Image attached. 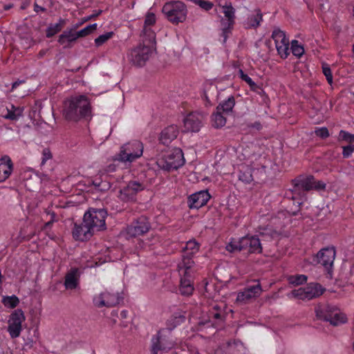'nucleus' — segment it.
<instances>
[{"mask_svg": "<svg viewBox=\"0 0 354 354\" xmlns=\"http://www.w3.org/2000/svg\"><path fill=\"white\" fill-rule=\"evenodd\" d=\"M90 112V104L84 95L72 97L64 102L63 114L68 120L77 121Z\"/></svg>", "mask_w": 354, "mask_h": 354, "instance_id": "f257e3e1", "label": "nucleus"}, {"mask_svg": "<svg viewBox=\"0 0 354 354\" xmlns=\"http://www.w3.org/2000/svg\"><path fill=\"white\" fill-rule=\"evenodd\" d=\"M166 19L172 24L178 25L187 19V6L180 1H173L166 3L162 9Z\"/></svg>", "mask_w": 354, "mask_h": 354, "instance_id": "f03ea898", "label": "nucleus"}, {"mask_svg": "<svg viewBox=\"0 0 354 354\" xmlns=\"http://www.w3.org/2000/svg\"><path fill=\"white\" fill-rule=\"evenodd\" d=\"M143 153V145L138 140H133L123 145L119 153L113 158L114 161L132 162L140 158Z\"/></svg>", "mask_w": 354, "mask_h": 354, "instance_id": "7ed1b4c3", "label": "nucleus"}, {"mask_svg": "<svg viewBox=\"0 0 354 354\" xmlns=\"http://www.w3.org/2000/svg\"><path fill=\"white\" fill-rule=\"evenodd\" d=\"M158 167L165 171L178 169L185 163L183 153L179 148L167 153L156 161Z\"/></svg>", "mask_w": 354, "mask_h": 354, "instance_id": "20e7f679", "label": "nucleus"}, {"mask_svg": "<svg viewBox=\"0 0 354 354\" xmlns=\"http://www.w3.org/2000/svg\"><path fill=\"white\" fill-rule=\"evenodd\" d=\"M107 212L104 209L90 208L84 215V222L95 232L106 229Z\"/></svg>", "mask_w": 354, "mask_h": 354, "instance_id": "39448f33", "label": "nucleus"}, {"mask_svg": "<svg viewBox=\"0 0 354 354\" xmlns=\"http://www.w3.org/2000/svg\"><path fill=\"white\" fill-rule=\"evenodd\" d=\"M170 329H161L151 339V353L158 354V351H167L174 346Z\"/></svg>", "mask_w": 354, "mask_h": 354, "instance_id": "423d86ee", "label": "nucleus"}, {"mask_svg": "<svg viewBox=\"0 0 354 354\" xmlns=\"http://www.w3.org/2000/svg\"><path fill=\"white\" fill-rule=\"evenodd\" d=\"M26 320L24 311L21 309L14 310L8 317L7 331L12 339L19 337L23 330V323Z\"/></svg>", "mask_w": 354, "mask_h": 354, "instance_id": "0eeeda50", "label": "nucleus"}, {"mask_svg": "<svg viewBox=\"0 0 354 354\" xmlns=\"http://www.w3.org/2000/svg\"><path fill=\"white\" fill-rule=\"evenodd\" d=\"M153 46L140 44L132 49L128 55L130 62L136 66H144L152 54Z\"/></svg>", "mask_w": 354, "mask_h": 354, "instance_id": "6e6552de", "label": "nucleus"}, {"mask_svg": "<svg viewBox=\"0 0 354 354\" xmlns=\"http://www.w3.org/2000/svg\"><path fill=\"white\" fill-rule=\"evenodd\" d=\"M324 292V288L320 284L311 283L305 288L293 290L290 294L295 298L302 300H311L319 297Z\"/></svg>", "mask_w": 354, "mask_h": 354, "instance_id": "1a4fd4ad", "label": "nucleus"}, {"mask_svg": "<svg viewBox=\"0 0 354 354\" xmlns=\"http://www.w3.org/2000/svg\"><path fill=\"white\" fill-rule=\"evenodd\" d=\"M221 8L225 17V19L221 20L222 26L221 36L223 37L224 41H225L235 23V9L231 3H225Z\"/></svg>", "mask_w": 354, "mask_h": 354, "instance_id": "9d476101", "label": "nucleus"}, {"mask_svg": "<svg viewBox=\"0 0 354 354\" xmlns=\"http://www.w3.org/2000/svg\"><path fill=\"white\" fill-rule=\"evenodd\" d=\"M151 229V224L145 216H140L127 227L126 232L131 237L142 236Z\"/></svg>", "mask_w": 354, "mask_h": 354, "instance_id": "9b49d317", "label": "nucleus"}, {"mask_svg": "<svg viewBox=\"0 0 354 354\" xmlns=\"http://www.w3.org/2000/svg\"><path fill=\"white\" fill-rule=\"evenodd\" d=\"M122 298L118 293L104 291L101 294L94 297L93 304L98 308L107 307L111 308L120 304Z\"/></svg>", "mask_w": 354, "mask_h": 354, "instance_id": "f8f14e48", "label": "nucleus"}, {"mask_svg": "<svg viewBox=\"0 0 354 354\" xmlns=\"http://www.w3.org/2000/svg\"><path fill=\"white\" fill-rule=\"evenodd\" d=\"M144 185L138 181H130L120 190L119 198L124 202L134 201L137 194L144 189Z\"/></svg>", "mask_w": 354, "mask_h": 354, "instance_id": "ddd939ff", "label": "nucleus"}, {"mask_svg": "<svg viewBox=\"0 0 354 354\" xmlns=\"http://www.w3.org/2000/svg\"><path fill=\"white\" fill-rule=\"evenodd\" d=\"M262 292L263 290L260 283L248 286L237 294L236 301L242 304H248L258 298L261 295Z\"/></svg>", "mask_w": 354, "mask_h": 354, "instance_id": "4468645a", "label": "nucleus"}, {"mask_svg": "<svg viewBox=\"0 0 354 354\" xmlns=\"http://www.w3.org/2000/svg\"><path fill=\"white\" fill-rule=\"evenodd\" d=\"M203 115L198 112L189 113L184 119L185 131L187 132H198L203 126Z\"/></svg>", "mask_w": 354, "mask_h": 354, "instance_id": "2eb2a0df", "label": "nucleus"}, {"mask_svg": "<svg viewBox=\"0 0 354 354\" xmlns=\"http://www.w3.org/2000/svg\"><path fill=\"white\" fill-rule=\"evenodd\" d=\"M335 257V250L334 247H327L319 251L315 257L314 261L322 264L326 269L333 266Z\"/></svg>", "mask_w": 354, "mask_h": 354, "instance_id": "dca6fc26", "label": "nucleus"}, {"mask_svg": "<svg viewBox=\"0 0 354 354\" xmlns=\"http://www.w3.org/2000/svg\"><path fill=\"white\" fill-rule=\"evenodd\" d=\"M95 232L84 221L80 223H75L72 230L73 237L75 241H86L90 239Z\"/></svg>", "mask_w": 354, "mask_h": 354, "instance_id": "f3484780", "label": "nucleus"}, {"mask_svg": "<svg viewBox=\"0 0 354 354\" xmlns=\"http://www.w3.org/2000/svg\"><path fill=\"white\" fill-rule=\"evenodd\" d=\"M211 196L207 190H202L190 195L188 197V206L190 209H199L205 205Z\"/></svg>", "mask_w": 354, "mask_h": 354, "instance_id": "a211bd4d", "label": "nucleus"}, {"mask_svg": "<svg viewBox=\"0 0 354 354\" xmlns=\"http://www.w3.org/2000/svg\"><path fill=\"white\" fill-rule=\"evenodd\" d=\"M243 250H247L249 253L261 254L262 246L260 239L257 236H245L241 238Z\"/></svg>", "mask_w": 354, "mask_h": 354, "instance_id": "6ab92c4d", "label": "nucleus"}, {"mask_svg": "<svg viewBox=\"0 0 354 354\" xmlns=\"http://www.w3.org/2000/svg\"><path fill=\"white\" fill-rule=\"evenodd\" d=\"M339 140L348 142L347 145L342 147V156L344 158H349L354 151V134L341 130L339 133Z\"/></svg>", "mask_w": 354, "mask_h": 354, "instance_id": "aec40b11", "label": "nucleus"}, {"mask_svg": "<svg viewBox=\"0 0 354 354\" xmlns=\"http://www.w3.org/2000/svg\"><path fill=\"white\" fill-rule=\"evenodd\" d=\"M321 320L328 322L333 326H337L346 322L344 314L340 312L339 309L333 306L330 313Z\"/></svg>", "mask_w": 354, "mask_h": 354, "instance_id": "412c9836", "label": "nucleus"}, {"mask_svg": "<svg viewBox=\"0 0 354 354\" xmlns=\"http://www.w3.org/2000/svg\"><path fill=\"white\" fill-rule=\"evenodd\" d=\"M12 169L13 165L9 156H5L0 159V183L9 178Z\"/></svg>", "mask_w": 354, "mask_h": 354, "instance_id": "4be33fe9", "label": "nucleus"}, {"mask_svg": "<svg viewBox=\"0 0 354 354\" xmlns=\"http://www.w3.org/2000/svg\"><path fill=\"white\" fill-rule=\"evenodd\" d=\"M313 176H309L304 178H295L292 180L294 187L292 192H297L300 190L309 191L313 189Z\"/></svg>", "mask_w": 354, "mask_h": 354, "instance_id": "5701e85b", "label": "nucleus"}, {"mask_svg": "<svg viewBox=\"0 0 354 354\" xmlns=\"http://www.w3.org/2000/svg\"><path fill=\"white\" fill-rule=\"evenodd\" d=\"M78 39L75 29L71 28L64 30L58 38V43L64 48H70L71 44Z\"/></svg>", "mask_w": 354, "mask_h": 354, "instance_id": "b1692460", "label": "nucleus"}, {"mask_svg": "<svg viewBox=\"0 0 354 354\" xmlns=\"http://www.w3.org/2000/svg\"><path fill=\"white\" fill-rule=\"evenodd\" d=\"M178 134V129L177 126H168L161 132L160 140L163 145H168L172 140L177 138Z\"/></svg>", "mask_w": 354, "mask_h": 354, "instance_id": "393cba45", "label": "nucleus"}, {"mask_svg": "<svg viewBox=\"0 0 354 354\" xmlns=\"http://www.w3.org/2000/svg\"><path fill=\"white\" fill-rule=\"evenodd\" d=\"M194 289V284L191 280L190 274L185 275L183 274L180 281V293L183 296H190L192 295Z\"/></svg>", "mask_w": 354, "mask_h": 354, "instance_id": "a878e982", "label": "nucleus"}, {"mask_svg": "<svg viewBox=\"0 0 354 354\" xmlns=\"http://www.w3.org/2000/svg\"><path fill=\"white\" fill-rule=\"evenodd\" d=\"M78 269L73 268L66 274L65 277L64 286L66 289L73 290L78 286Z\"/></svg>", "mask_w": 354, "mask_h": 354, "instance_id": "bb28decb", "label": "nucleus"}, {"mask_svg": "<svg viewBox=\"0 0 354 354\" xmlns=\"http://www.w3.org/2000/svg\"><path fill=\"white\" fill-rule=\"evenodd\" d=\"M209 319L216 323H221L225 319V313L218 305H214L209 310L208 314Z\"/></svg>", "mask_w": 354, "mask_h": 354, "instance_id": "cd10ccee", "label": "nucleus"}, {"mask_svg": "<svg viewBox=\"0 0 354 354\" xmlns=\"http://www.w3.org/2000/svg\"><path fill=\"white\" fill-rule=\"evenodd\" d=\"M194 255H190L188 254H184L183 255V260L180 263L178 264L179 272H183L185 275L189 274V270L193 266L194 262L192 260V257Z\"/></svg>", "mask_w": 354, "mask_h": 354, "instance_id": "c85d7f7f", "label": "nucleus"}, {"mask_svg": "<svg viewBox=\"0 0 354 354\" xmlns=\"http://www.w3.org/2000/svg\"><path fill=\"white\" fill-rule=\"evenodd\" d=\"M66 24V20L59 18L58 22L53 24H50L46 30V37H51L60 32Z\"/></svg>", "mask_w": 354, "mask_h": 354, "instance_id": "c756f323", "label": "nucleus"}, {"mask_svg": "<svg viewBox=\"0 0 354 354\" xmlns=\"http://www.w3.org/2000/svg\"><path fill=\"white\" fill-rule=\"evenodd\" d=\"M142 32L143 44L154 47L156 44V34L151 28L149 26H144Z\"/></svg>", "mask_w": 354, "mask_h": 354, "instance_id": "7c9ffc66", "label": "nucleus"}, {"mask_svg": "<svg viewBox=\"0 0 354 354\" xmlns=\"http://www.w3.org/2000/svg\"><path fill=\"white\" fill-rule=\"evenodd\" d=\"M223 113L218 111V110L216 109V111L214 112L211 116L212 127L216 129H219L225 125L226 118L223 115Z\"/></svg>", "mask_w": 354, "mask_h": 354, "instance_id": "2f4dec72", "label": "nucleus"}, {"mask_svg": "<svg viewBox=\"0 0 354 354\" xmlns=\"http://www.w3.org/2000/svg\"><path fill=\"white\" fill-rule=\"evenodd\" d=\"M272 38L274 41L276 47L289 44V39L286 37L285 32L278 28L273 30Z\"/></svg>", "mask_w": 354, "mask_h": 354, "instance_id": "473e14b6", "label": "nucleus"}, {"mask_svg": "<svg viewBox=\"0 0 354 354\" xmlns=\"http://www.w3.org/2000/svg\"><path fill=\"white\" fill-rule=\"evenodd\" d=\"M235 105V100L233 96H230L226 100L221 102L216 107V109L218 111H221L225 114H227L232 112Z\"/></svg>", "mask_w": 354, "mask_h": 354, "instance_id": "72a5a7b5", "label": "nucleus"}, {"mask_svg": "<svg viewBox=\"0 0 354 354\" xmlns=\"http://www.w3.org/2000/svg\"><path fill=\"white\" fill-rule=\"evenodd\" d=\"M24 107L15 106L13 104L10 106V108H7V114L5 115V118L10 120H17L23 114Z\"/></svg>", "mask_w": 354, "mask_h": 354, "instance_id": "f704fd0d", "label": "nucleus"}, {"mask_svg": "<svg viewBox=\"0 0 354 354\" xmlns=\"http://www.w3.org/2000/svg\"><path fill=\"white\" fill-rule=\"evenodd\" d=\"M262 20V13L259 9H257L254 10V14L248 17L247 24L249 28H257L260 25V22Z\"/></svg>", "mask_w": 354, "mask_h": 354, "instance_id": "c9c22d12", "label": "nucleus"}, {"mask_svg": "<svg viewBox=\"0 0 354 354\" xmlns=\"http://www.w3.org/2000/svg\"><path fill=\"white\" fill-rule=\"evenodd\" d=\"M57 216L56 214L54 213V212H46V221L47 220V221H46V224H45V226H46V235H48L49 236L50 239L54 240L57 236L54 233H52V234H49L47 232V230L48 228H50V227L51 226V225L57 221V219L56 218Z\"/></svg>", "mask_w": 354, "mask_h": 354, "instance_id": "e433bc0d", "label": "nucleus"}, {"mask_svg": "<svg viewBox=\"0 0 354 354\" xmlns=\"http://www.w3.org/2000/svg\"><path fill=\"white\" fill-rule=\"evenodd\" d=\"M1 303L6 308L13 309L19 305V299L15 295L11 296H3L1 299Z\"/></svg>", "mask_w": 354, "mask_h": 354, "instance_id": "4c0bfd02", "label": "nucleus"}, {"mask_svg": "<svg viewBox=\"0 0 354 354\" xmlns=\"http://www.w3.org/2000/svg\"><path fill=\"white\" fill-rule=\"evenodd\" d=\"M332 306H333L325 304L317 305L315 309L317 318L319 319L324 318L330 313Z\"/></svg>", "mask_w": 354, "mask_h": 354, "instance_id": "58836bf2", "label": "nucleus"}, {"mask_svg": "<svg viewBox=\"0 0 354 354\" xmlns=\"http://www.w3.org/2000/svg\"><path fill=\"white\" fill-rule=\"evenodd\" d=\"M200 245L194 240H190L187 242L185 247L183 248V252L185 254L194 255L199 250Z\"/></svg>", "mask_w": 354, "mask_h": 354, "instance_id": "ea45409f", "label": "nucleus"}, {"mask_svg": "<svg viewBox=\"0 0 354 354\" xmlns=\"http://www.w3.org/2000/svg\"><path fill=\"white\" fill-rule=\"evenodd\" d=\"M226 250L230 252H240L243 250V245L241 243V238L239 240H232L225 247Z\"/></svg>", "mask_w": 354, "mask_h": 354, "instance_id": "a19ab883", "label": "nucleus"}, {"mask_svg": "<svg viewBox=\"0 0 354 354\" xmlns=\"http://www.w3.org/2000/svg\"><path fill=\"white\" fill-rule=\"evenodd\" d=\"M307 279V276L304 274L291 275L288 277V281L291 284L299 286L306 283Z\"/></svg>", "mask_w": 354, "mask_h": 354, "instance_id": "79ce46f5", "label": "nucleus"}, {"mask_svg": "<svg viewBox=\"0 0 354 354\" xmlns=\"http://www.w3.org/2000/svg\"><path fill=\"white\" fill-rule=\"evenodd\" d=\"M291 50L292 54L297 57H300L304 53V47L295 39L291 41Z\"/></svg>", "mask_w": 354, "mask_h": 354, "instance_id": "37998d69", "label": "nucleus"}, {"mask_svg": "<svg viewBox=\"0 0 354 354\" xmlns=\"http://www.w3.org/2000/svg\"><path fill=\"white\" fill-rule=\"evenodd\" d=\"M96 28H97V24L88 25L86 27H85L84 28L80 30V31H76L77 35L78 38L84 37L85 36L90 35L95 30H96Z\"/></svg>", "mask_w": 354, "mask_h": 354, "instance_id": "c03bdc74", "label": "nucleus"}, {"mask_svg": "<svg viewBox=\"0 0 354 354\" xmlns=\"http://www.w3.org/2000/svg\"><path fill=\"white\" fill-rule=\"evenodd\" d=\"M113 35V32H108L105 34L100 35L95 39V44L96 46H100L104 44L106 41L112 37Z\"/></svg>", "mask_w": 354, "mask_h": 354, "instance_id": "a18cd8bd", "label": "nucleus"}, {"mask_svg": "<svg viewBox=\"0 0 354 354\" xmlns=\"http://www.w3.org/2000/svg\"><path fill=\"white\" fill-rule=\"evenodd\" d=\"M194 3L205 10H209L212 8L214 4L209 1L206 0H193Z\"/></svg>", "mask_w": 354, "mask_h": 354, "instance_id": "49530a36", "label": "nucleus"}, {"mask_svg": "<svg viewBox=\"0 0 354 354\" xmlns=\"http://www.w3.org/2000/svg\"><path fill=\"white\" fill-rule=\"evenodd\" d=\"M278 55L282 58L286 59L289 55V44L288 45L279 46L276 47Z\"/></svg>", "mask_w": 354, "mask_h": 354, "instance_id": "de8ad7c7", "label": "nucleus"}, {"mask_svg": "<svg viewBox=\"0 0 354 354\" xmlns=\"http://www.w3.org/2000/svg\"><path fill=\"white\" fill-rule=\"evenodd\" d=\"M322 72L324 75L326 76V80L329 84H332L333 83V75L331 73L330 68L328 65L324 64L322 65Z\"/></svg>", "mask_w": 354, "mask_h": 354, "instance_id": "09e8293b", "label": "nucleus"}, {"mask_svg": "<svg viewBox=\"0 0 354 354\" xmlns=\"http://www.w3.org/2000/svg\"><path fill=\"white\" fill-rule=\"evenodd\" d=\"M185 319V317L183 315H181L180 313H175L171 319L169 320V322H172L174 324V327H175L176 325L180 324V323L183 322Z\"/></svg>", "mask_w": 354, "mask_h": 354, "instance_id": "8fccbe9b", "label": "nucleus"}, {"mask_svg": "<svg viewBox=\"0 0 354 354\" xmlns=\"http://www.w3.org/2000/svg\"><path fill=\"white\" fill-rule=\"evenodd\" d=\"M156 15L152 12H149L146 15L145 19V24L144 26H149L154 25L156 23Z\"/></svg>", "mask_w": 354, "mask_h": 354, "instance_id": "3c124183", "label": "nucleus"}, {"mask_svg": "<svg viewBox=\"0 0 354 354\" xmlns=\"http://www.w3.org/2000/svg\"><path fill=\"white\" fill-rule=\"evenodd\" d=\"M315 134L322 138H326L329 136V132L326 127H322L316 129Z\"/></svg>", "mask_w": 354, "mask_h": 354, "instance_id": "603ef678", "label": "nucleus"}, {"mask_svg": "<svg viewBox=\"0 0 354 354\" xmlns=\"http://www.w3.org/2000/svg\"><path fill=\"white\" fill-rule=\"evenodd\" d=\"M239 179L245 183H250L252 180V176L250 171L241 173Z\"/></svg>", "mask_w": 354, "mask_h": 354, "instance_id": "864d4df0", "label": "nucleus"}, {"mask_svg": "<svg viewBox=\"0 0 354 354\" xmlns=\"http://www.w3.org/2000/svg\"><path fill=\"white\" fill-rule=\"evenodd\" d=\"M239 77L248 85L253 81L247 74L244 73L242 69H239L238 71Z\"/></svg>", "mask_w": 354, "mask_h": 354, "instance_id": "5fc2aeb1", "label": "nucleus"}, {"mask_svg": "<svg viewBox=\"0 0 354 354\" xmlns=\"http://www.w3.org/2000/svg\"><path fill=\"white\" fill-rule=\"evenodd\" d=\"M326 187V184L322 181H315L313 180V189L317 190L324 189Z\"/></svg>", "mask_w": 354, "mask_h": 354, "instance_id": "6e6d98bb", "label": "nucleus"}, {"mask_svg": "<svg viewBox=\"0 0 354 354\" xmlns=\"http://www.w3.org/2000/svg\"><path fill=\"white\" fill-rule=\"evenodd\" d=\"M249 86H250V90L252 91H254V92H259V90L261 89L260 86L259 85H257L254 81H252L249 84Z\"/></svg>", "mask_w": 354, "mask_h": 354, "instance_id": "4d7b16f0", "label": "nucleus"}, {"mask_svg": "<svg viewBox=\"0 0 354 354\" xmlns=\"http://www.w3.org/2000/svg\"><path fill=\"white\" fill-rule=\"evenodd\" d=\"M350 274L348 280L351 283L354 284V265L351 268Z\"/></svg>", "mask_w": 354, "mask_h": 354, "instance_id": "13d9d810", "label": "nucleus"}, {"mask_svg": "<svg viewBox=\"0 0 354 354\" xmlns=\"http://www.w3.org/2000/svg\"><path fill=\"white\" fill-rule=\"evenodd\" d=\"M24 80H17L14 82L12 84V90L17 88L20 84H24Z\"/></svg>", "mask_w": 354, "mask_h": 354, "instance_id": "bf43d9fd", "label": "nucleus"}, {"mask_svg": "<svg viewBox=\"0 0 354 354\" xmlns=\"http://www.w3.org/2000/svg\"><path fill=\"white\" fill-rule=\"evenodd\" d=\"M115 170V164H110L107 166L106 169V171L107 172H113Z\"/></svg>", "mask_w": 354, "mask_h": 354, "instance_id": "052dcab7", "label": "nucleus"}, {"mask_svg": "<svg viewBox=\"0 0 354 354\" xmlns=\"http://www.w3.org/2000/svg\"><path fill=\"white\" fill-rule=\"evenodd\" d=\"M127 315H128V312L127 310H122L121 313H120V317L121 319H126L127 317Z\"/></svg>", "mask_w": 354, "mask_h": 354, "instance_id": "680f3d73", "label": "nucleus"}, {"mask_svg": "<svg viewBox=\"0 0 354 354\" xmlns=\"http://www.w3.org/2000/svg\"><path fill=\"white\" fill-rule=\"evenodd\" d=\"M34 10L36 12H38L39 11H42L43 12V11H44V8L39 6L37 4H35V5Z\"/></svg>", "mask_w": 354, "mask_h": 354, "instance_id": "e2e57ef3", "label": "nucleus"}, {"mask_svg": "<svg viewBox=\"0 0 354 354\" xmlns=\"http://www.w3.org/2000/svg\"><path fill=\"white\" fill-rule=\"evenodd\" d=\"M53 158V156L51 153L49 151L46 150V161L48 159H51Z\"/></svg>", "mask_w": 354, "mask_h": 354, "instance_id": "0e129e2a", "label": "nucleus"}, {"mask_svg": "<svg viewBox=\"0 0 354 354\" xmlns=\"http://www.w3.org/2000/svg\"><path fill=\"white\" fill-rule=\"evenodd\" d=\"M41 165H44V149L41 151Z\"/></svg>", "mask_w": 354, "mask_h": 354, "instance_id": "69168bd1", "label": "nucleus"}, {"mask_svg": "<svg viewBox=\"0 0 354 354\" xmlns=\"http://www.w3.org/2000/svg\"><path fill=\"white\" fill-rule=\"evenodd\" d=\"M43 53H44V50H41L39 51V55L41 56V55H42V54H43Z\"/></svg>", "mask_w": 354, "mask_h": 354, "instance_id": "338daca9", "label": "nucleus"}, {"mask_svg": "<svg viewBox=\"0 0 354 354\" xmlns=\"http://www.w3.org/2000/svg\"><path fill=\"white\" fill-rule=\"evenodd\" d=\"M353 50L354 51V44H353Z\"/></svg>", "mask_w": 354, "mask_h": 354, "instance_id": "774afa93", "label": "nucleus"}]
</instances>
